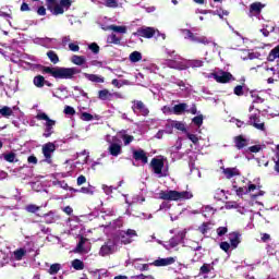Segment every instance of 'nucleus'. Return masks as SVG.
<instances>
[{
    "label": "nucleus",
    "instance_id": "27",
    "mask_svg": "<svg viewBox=\"0 0 279 279\" xmlns=\"http://www.w3.org/2000/svg\"><path fill=\"white\" fill-rule=\"evenodd\" d=\"M72 193H84L85 195H94L95 186L88 185L87 187H81L80 190L70 189Z\"/></svg>",
    "mask_w": 279,
    "mask_h": 279
},
{
    "label": "nucleus",
    "instance_id": "12",
    "mask_svg": "<svg viewBox=\"0 0 279 279\" xmlns=\"http://www.w3.org/2000/svg\"><path fill=\"white\" fill-rule=\"evenodd\" d=\"M41 151L44 154L45 162H48V165H51L52 162L51 157L53 156V151H56V144L51 142L46 143L41 147Z\"/></svg>",
    "mask_w": 279,
    "mask_h": 279
},
{
    "label": "nucleus",
    "instance_id": "13",
    "mask_svg": "<svg viewBox=\"0 0 279 279\" xmlns=\"http://www.w3.org/2000/svg\"><path fill=\"white\" fill-rule=\"evenodd\" d=\"M133 236H137L136 231L133 229H128L126 231H121L119 234V240L123 245H130L134 241Z\"/></svg>",
    "mask_w": 279,
    "mask_h": 279
},
{
    "label": "nucleus",
    "instance_id": "6",
    "mask_svg": "<svg viewBox=\"0 0 279 279\" xmlns=\"http://www.w3.org/2000/svg\"><path fill=\"white\" fill-rule=\"evenodd\" d=\"M36 119L37 121H45L43 136L45 138H49L51 134H53V128H56V120L50 119L49 116H47V113L43 111H38Z\"/></svg>",
    "mask_w": 279,
    "mask_h": 279
},
{
    "label": "nucleus",
    "instance_id": "37",
    "mask_svg": "<svg viewBox=\"0 0 279 279\" xmlns=\"http://www.w3.org/2000/svg\"><path fill=\"white\" fill-rule=\"evenodd\" d=\"M108 45H120L121 38L117 37L116 34H111L107 37Z\"/></svg>",
    "mask_w": 279,
    "mask_h": 279
},
{
    "label": "nucleus",
    "instance_id": "38",
    "mask_svg": "<svg viewBox=\"0 0 279 279\" xmlns=\"http://www.w3.org/2000/svg\"><path fill=\"white\" fill-rule=\"evenodd\" d=\"M72 267L76 271H82V269H84V262H82V259H74L72 260Z\"/></svg>",
    "mask_w": 279,
    "mask_h": 279
},
{
    "label": "nucleus",
    "instance_id": "49",
    "mask_svg": "<svg viewBox=\"0 0 279 279\" xmlns=\"http://www.w3.org/2000/svg\"><path fill=\"white\" fill-rule=\"evenodd\" d=\"M190 66H192V69H199V66H204V61L203 60H192V61H190Z\"/></svg>",
    "mask_w": 279,
    "mask_h": 279
},
{
    "label": "nucleus",
    "instance_id": "10",
    "mask_svg": "<svg viewBox=\"0 0 279 279\" xmlns=\"http://www.w3.org/2000/svg\"><path fill=\"white\" fill-rule=\"evenodd\" d=\"M166 65L169 66V69H177L179 71H185V69H189L184 59L179 54H175L173 59L166 60Z\"/></svg>",
    "mask_w": 279,
    "mask_h": 279
},
{
    "label": "nucleus",
    "instance_id": "47",
    "mask_svg": "<svg viewBox=\"0 0 279 279\" xmlns=\"http://www.w3.org/2000/svg\"><path fill=\"white\" fill-rule=\"evenodd\" d=\"M253 104H263L265 100L256 92H251Z\"/></svg>",
    "mask_w": 279,
    "mask_h": 279
},
{
    "label": "nucleus",
    "instance_id": "9",
    "mask_svg": "<svg viewBox=\"0 0 279 279\" xmlns=\"http://www.w3.org/2000/svg\"><path fill=\"white\" fill-rule=\"evenodd\" d=\"M208 77H214L218 84H228L229 82H234V76L230 72L223 70H218L214 73H210Z\"/></svg>",
    "mask_w": 279,
    "mask_h": 279
},
{
    "label": "nucleus",
    "instance_id": "17",
    "mask_svg": "<svg viewBox=\"0 0 279 279\" xmlns=\"http://www.w3.org/2000/svg\"><path fill=\"white\" fill-rule=\"evenodd\" d=\"M121 99V94L120 93H110L108 89H101L98 92V99L101 101H110L112 99Z\"/></svg>",
    "mask_w": 279,
    "mask_h": 279
},
{
    "label": "nucleus",
    "instance_id": "20",
    "mask_svg": "<svg viewBox=\"0 0 279 279\" xmlns=\"http://www.w3.org/2000/svg\"><path fill=\"white\" fill-rule=\"evenodd\" d=\"M108 151L111 156L117 158L118 156H121V154H123V148L118 143H111L108 147Z\"/></svg>",
    "mask_w": 279,
    "mask_h": 279
},
{
    "label": "nucleus",
    "instance_id": "41",
    "mask_svg": "<svg viewBox=\"0 0 279 279\" xmlns=\"http://www.w3.org/2000/svg\"><path fill=\"white\" fill-rule=\"evenodd\" d=\"M44 219L46 223H56V215L52 211L45 214Z\"/></svg>",
    "mask_w": 279,
    "mask_h": 279
},
{
    "label": "nucleus",
    "instance_id": "35",
    "mask_svg": "<svg viewBox=\"0 0 279 279\" xmlns=\"http://www.w3.org/2000/svg\"><path fill=\"white\" fill-rule=\"evenodd\" d=\"M129 60L134 63L141 62V60H143V54L140 51H133L130 54Z\"/></svg>",
    "mask_w": 279,
    "mask_h": 279
},
{
    "label": "nucleus",
    "instance_id": "40",
    "mask_svg": "<svg viewBox=\"0 0 279 279\" xmlns=\"http://www.w3.org/2000/svg\"><path fill=\"white\" fill-rule=\"evenodd\" d=\"M123 226V220L121 218L113 220L110 222L107 228H111L112 230H117V228H121Z\"/></svg>",
    "mask_w": 279,
    "mask_h": 279
},
{
    "label": "nucleus",
    "instance_id": "50",
    "mask_svg": "<svg viewBox=\"0 0 279 279\" xmlns=\"http://www.w3.org/2000/svg\"><path fill=\"white\" fill-rule=\"evenodd\" d=\"M172 126L175 128V130H180L181 132H186V126L182 122L174 121Z\"/></svg>",
    "mask_w": 279,
    "mask_h": 279
},
{
    "label": "nucleus",
    "instance_id": "56",
    "mask_svg": "<svg viewBox=\"0 0 279 279\" xmlns=\"http://www.w3.org/2000/svg\"><path fill=\"white\" fill-rule=\"evenodd\" d=\"M69 49H70V51L77 52V51H80V44L77 41L70 43Z\"/></svg>",
    "mask_w": 279,
    "mask_h": 279
},
{
    "label": "nucleus",
    "instance_id": "26",
    "mask_svg": "<svg viewBox=\"0 0 279 279\" xmlns=\"http://www.w3.org/2000/svg\"><path fill=\"white\" fill-rule=\"evenodd\" d=\"M187 108H189V105L186 102H181L179 105H175L172 108V112H173V114H184V112H186Z\"/></svg>",
    "mask_w": 279,
    "mask_h": 279
},
{
    "label": "nucleus",
    "instance_id": "54",
    "mask_svg": "<svg viewBox=\"0 0 279 279\" xmlns=\"http://www.w3.org/2000/svg\"><path fill=\"white\" fill-rule=\"evenodd\" d=\"M25 210H27V213H38V210H40V207L31 204L25 207Z\"/></svg>",
    "mask_w": 279,
    "mask_h": 279
},
{
    "label": "nucleus",
    "instance_id": "55",
    "mask_svg": "<svg viewBox=\"0 0 279 279\" xmlns=\"http://www.w3.org/2000/svg\"><path fill=\"white\" fill-rule=\"evenodd\" d=\"M63 112H64V114L73 117V114H75V108H73L71 106H65Z\"/></svg>",
    "mask_w": 279,
    "mask_h": 279
},
{
    "label": "nucleus",
    "instance_id": "3",
    "mask_svg": "<svg viewBox=\"0 0 279 279\" xmlns=\"http://www.w3.org/2000/svg\"><path fill=\"white\" fill-rule=\"evenodd\" d=\"M182 34L185 40H191V43H199L201 45H213L216 51L219 48L217 43L213 41L211 38H208L206 36H199L198 34H194L190 29H183Z\"/></svg>",
    "mask_w": 279,
    "mask_h": 279
},
{
    "label": "nucleus",
    "instance_id": "44",
    "mask_svg": "<svg viewBox=\"0 0 279 279\" xmlns=\"http://www.w3.org/2000/svg\"><path fill=\"white\" fill-rule=\"evenodd\" d=\"M189 247H191V250H193L194 252H199V250H202V246L199 245V242H195L190 240L187 242Z\"/></svg>",
    "mask_w": 279,
    "mask_h": 279
},
{
    "label": "nucleus",
    "instance_id": "39",
    "mask_svg": "<svg viewBox=\"0 0 279 279\" xmlns=\"http://www.w3.org/2000/svg\"><path fill=\"white\" fill-rule=\"evenodd\" d=\"M213 229V225L210 222H204L198 230L202 234H206L209 230Z\"/></svg>",
    "mask_w": 279,
    "mask_h": 279
},
{
    "label": "nucleus",
    "instance_id": "59",
    "mask_svg": "<svg viewBox=\"0 0 279 279\" xmlns=\"http://www.w3.org/2000/svg\"><path fill=\"white\" fill-rule=\"evenodd\" d=\"M195 12H196V14H214V15L217 14V11H213V10L197 9Z\"/></svg>",
    "mask_w": 279,
    "mask_h": 279
},
{
    "label": "nucleus",
    "instance_id": "60",
    "mask_svg": "<svg viewBox=\"0 0 279 279\" xmlns=\"http://www.w3.org/2000/svg\"><path fill=\"white\" fill-rule=\"evenodd\" d=\"M81 119H82V121H93V114H90L88 112H83L81 114Z\"/></svg>",
    "mask_w": 279,
    "mask_h": 279
},
{
    "label": "nucleus",
    "instance_id": "61",
    "mask_svg": "<svg viewBox=\"0 0 279 279\" xmlns=\"http://www.w3.org/2000/svg\"><path fill=\"white\" fill-rule=\"evenodd\" d=\"M230 247H232V245H230V243L228 242L220 243V250H222L223 252H230Z\"/></svg>",
    "mask_w": 279,
    "mask_h": 279
},
{
    "label": "nucleus",
    "instance_id": "57",
    "mask_svg": "<svg viewBox=\"0 0 279 279\" xmlns=\"http://www.w3.org/2000/svg\"><path fill=\"white\" fill-rule=\"evenodd\" d=\"M216 232L218 236H225V234H228V227H219Z\"/></svg>",
    "mask_w": 279,
    "mask_h": 279
},
{
    "label": "nucleus",
    "instance_id": "63",
    "mask_svg": "<svg viewBox=\"0 0 279 279\" xmlns=\"http://www.w3.org/2000/svg\"><path fill=\"white\" fill-rule=\"evenodd\" d=\"M88 49H90V51H93V53H99V45L93 43L88 46Z\"/></svg>",
    "mask_w": 279,
    "mask_h": 279
},
{
    "label": "nucleus",
    "instance_id": "53",
    "mask_svg": "<svg viewBox=\"0 0 279 279\" xmlns=\"http://www.w3.org/2000/svg\"><path fill=\"white\" fill-rule=\"evenodd\" d=\"M59 4L66 12L71 8V0H60Z\"/></svg>",
    "mask_w": 279,
    "mask_h": 279
},
{
    "label": "nucleus",
    "instance_id": "5",
    "mask_svg": "<svg viewBox=\"0 0 279 279\" xmlns=\"http://www.w3.org/2000/svg\"><path fill=\"white\" fill-rule=\"evenodd\" d=\"M150 168L157 178H167V175H169V168L165 167V158L162 157L153 158Z\"/></svg>",
    "mask_w": 279,
    "mask_h": 279
},
{
    "label": "nucleus",
    "instance_id": "11",
    "mask_svg": "<svg viewBox=\"0 0 279 279\" xmlns=\"http://www.w3.org/2000/svg\"><path fill=\"white\" fill-rule=\"evenodd\" d=\"M132 110L134 114H137V117H148L149 116V108L144 105L141 100H133L132 101Z\"/></svg>",
    "mask_w": 279,
    "mask_h": 279
},
{
    "label": "nucleus",
    "instance_id": "22",
    "mask_svg": "<svg viewBox=\"0 0 279 279\" xmlns=\"http://www.w3.org/2000/svg\"><path fill=\"white\" fill-rule=\"evenodd\" d=\"M222 173L226 175L227 180H231V178H236V175H241V171L238 168H222Z\"/></svg>",
    "mask_w": 279,
    "mask_h": 279
},
{
    "label": "nucleus",
    "instance_id": "14",
    "mask_svg": "<svg viewBox=\"0 0 279 279\" xmlns=\"http://www.w3.org/2000/svg\"><path fill=\"white\" fill-rule=\"evenodd\" d=\"M58 39L56 38H49V37H36L33 43L35 45H40L41 47H45L46 49H53V46L56 45Z\"/></svg>",
    "mask_w": 279,
    "mask_h": 279
},
{
    "label": "nucleus",
    "instance_id": "43",
    "mask_svg": "<svg viewBox=\"0 0 279 279\" xmlns=\"http://www.w3.org/2000/svg\"><path fill=\"white\" fill-rule=\"evenodd\" d=\"M52 14H54V16H58V14H64V9L59 4H56L52 9H50Z\"/></svg>",
    "mask_w": 279,
    "mask_h": 279
},
{
    "label": "nucleus",
    "instance_id": "36",
    "mask_svg": "<svg viewBox=\"0 0 279 279\" xmlns=\"http://www.w3.org/2000/svg\"><path fill=\"white\" fill-rule=\"evenodd\" d=\"M47 57L49 58L50 62H52V64H58L60 62L58 53H56L53 50L48 51Z\"/></svg>",
    "mask_w": 279,
    "mask_h": 279
},
{
    "label": "nucleus",
    "instance_id": "19",
    "mask_svg": "<svg viewBox=\"0 0 279 279\" xmlns=\"http://www.w3.org/2000/svg\"><path fill=\"white\" fill-rule=\"evenodd\" d=\"M132 154H133L134 160H136L137 162H142V165H147L148 158L145 150H143L142 148L140 149L132 148Z\"/></svg>",
    "mask_w": 279,
    "mask_h": 279
},
{
    "label": "nucleus",
    "instance_id": "16",
    "mask_svg": "<svg viewBox=\"0 0 279 279\" xmlns=\"http://www.w3.org/2000/svg\"><path fill=\"white\" fill-rule=\"evenodd\" d=\"M74 252L76 254H88L90 252V242H88V239L82 236Z\"/></svg>",
    "mask_w": 279,
    "mask_h": 279
},
{
    "label": "nucleus",
    "instance_id": "51",
    "mask_svg": "<svg viewBox=\"0 0 279 279\" xmlns=\"http://www.w3.org/2000/svg\"><path fill=\"white\" fill-rule=\"evenodd\" d=\"M105 5L107 8H119V2L117 0H105Z\"/></svg>",
    "mask_w": 279,
    "mask_h": 279
},
{
    "label": "nucleus",
    "instance_id": "52",
    "mask_svg": "<svg viewBox=\"0 0 279 279\" xmlns=\"http://www.w3.org/2000/svg\"><path fill=\"white\" fill-rule=\"evenodd\" d=\"M122 141H123L124 145L128 146V145H130V143H132V141H134V136L124 134V135H122Z\"/></svg>",
    "mask_w": 279,
    "mask_h": 279
},
{
    "label": "nucleus",
    "instance_id": "45",
    "mask_svg": "<svg viewBox=\"0 0 279 279\" xmlns=\"http://www.w3.org/2000/svg\"><path fill=\"white\" fill-rule=\"evenodd\" d=\"M214 267L213 264H204L201 269L199 272L201 274H210V271H213Z\"/></svg>",
    "mask_w": 279,
    "mask_h": 279
},
{
    "label": "nucleus",
    "instance_id": "48",
    "mask_svg": "<svg viewBox=\"0 0 279 279\" xmlns=\"http://www.w3.org/2000/svg\"><path fill=\"white\" fill-rule=\"evenodd\" d=\"M3 158L7 162H14V160H16V154L8 153L3 155Z\"/></svg>",
    "mask_w": 279,
    "mask_h": 279
},
{
    "label": "nucleus",
    "instance_id": "31",
    "mask_svg": "<svg viewBox=\"0 0 279 279\" xmlns=\"http://www.w3.org/2000/svg\"><path fill=\"white\" fill-rule=\"evenodd\" d=\"M107 29H111V32H116V34H128L126 26H117V25H109Z\"/></svg>",
    "mask_w": 279,
    "mask_h": 279
},
{
    "label": "nucleus",
    "instance_id": "28",
    "mask_svg": "<svg viewBox=\"0 0 279 279\" xmlns=\"http://www.w3.org/2000/svg\"><path fill=\"white\" fill-rule=\"evenodd\" d=\"M234 143L238 149H243V147H247V140L243 137V135L234 137Z\"/></svg>",
    "mask_w": 279,
    "mask_h": 279
},
{
    "label": "nucleus",
    "instance_id": "46",
    "mask_svg": "<svg viewBox=\"0 0 279 279\" xmlns=\"http://www.w3.org/2000/svg\"><path fill=\"white\" fill-rule=\"evenodd\" d=\"M192 122L194 123V125H197V128H202V125L204 124V116L194 117L192 119Z\"/></svg>",
    "mask_w": 279,
    "mask_h": 279
},
{
    "label": "nucleus",
    "instance_id": "23",
    "mask_svg": "<svg viewBox=\"0 0 279 279\" xmlns=\"http://www.w3.org/2000/svg\"><path fill=\"white\" fill-rule=\"evenodd\" d=\"M84 77L88 80L89 82H94L95 84H104L106 82V78L101 75L97 74H89V73H83Z\"/></svg>",
    "mask_w": 279,
    "mask_h": 279
},
{
    "label": "nucleus",
    "instance_id": "64",
    "mask_svg": "<svg viewBox=\"0 0 279 279\" xmlns=\"http://www.w3.org/2000/svg\"><path fill=\"white\" fill-rule=\"evenodd\" d=\"M234 95H236L238 97L243 96V86L238 85L234 87Z\"/></svg>",
    "mask_w": 279,
    "mask_h": 279
},
{
    "label": "nucleus",
    "instance_id": "2",
    "mask_svg": "<svg viewBox=\"0 0 279 279\" xmlns=\"http://www.w3.org/2000/svg\"><path fill=\"white\" fill-rule=\"evenodd\" d=\"M159 199H163L165 202H185V199H193V192H178L175 190L160 191Z\"/></svg>",
    "mask_w": 279,
    "mask_h": 279
},
{
    "label": "nucleus",
    "instance_id": "33",
    "mask_svg": "<svg viewBox=\"0 0 279 279\" xmlns=\"http://www.w3.org/2000/svg\"><path fill=\"white\" fill-rule=\"evenodd\" d=\"M33 83L37 88H43V86H45V84H47V81H45V76L37 75L34 77Z\"/></svg>",
    "mask_w": 279,
    "mask_h": 279
},
{
    "label": "nucleus",
    "instance_id": "62",
    "mask_svg": "<svg viewBox=\"0 0 279 279\" xmlns=\"http://www.w3.org/2000/svg\"><path fill=\"white\" fill-rule=\"evenodd\" d=\"M70 41H71V36L65 35V36L61 37L62 47H66V45H69Z\"/></svg>",
    "mask_w": 279,
    "mask_h": 279
},
{
    "label": "nucleus",
    "instance_id": "42",
    "mask_svg": "<svg viewBox=\"0 0 279 279\" xmlns=\"http://www.w3.org/2000/svg\"><path fill=\"white\" fill-rule=\"evenodd\" d=\"M60 269H62L60 264H52L48 270V274H50V276H56Z\"/></svg>",
    "mask_w": 279,
    "mask_h": 279
},
{
    "label": "nucleus",
    "instance_id": "21",
    "mask_svg": "<svg viewBox=\"0 0 279 279\" xmlns=\"http://www.w3.org/2000/svg\"><path fill=\"white\" fill-rule=\"evenodd\" d=\"M229 241L232 250H236L239 247V243H241V234H239V232L229 233Z\"/></svg>",
    "mask_w": 279,
    "mask_h": 279
},
{
    "label": "nucleus",
    "instance_id": "30",
    "mask_svg": "<svg viewBox=\"0 0 279 279\" xmlns=\"http://www.w3.org/2000/svg\"><path fill=\"white\" fill-rule=\"evenodd\" d=\"M253 191H256L255 184H250L248 187H239L236 190L238 195H247V193H253Z\"/></svg>",
    "mask_w": 279,
    "mask_h": 279
},
{
    "label": "nucleus",
    "instance_id": "29",
    "mask_svg": "<svg viewBox=\"0 0 279 279\" xmlns=\"http://www.w3.org/2000/svg\"><path fill=\"white\" fill-rule=\"evenodd\" d=\"M263 8H265V5H263V3L254 2L250 5V13L251 14H260Z\"/></svg>",
    "mask_w": 279,
    "mask_h": 279
},
{
    "label": "nucleus",
    "instance_id": "25",
    "mask_svg": "<svg viewBox=\"0 0 279 279\" xmlns=\"http://www.w3.org/2000/svg\"><path fill=\"white\" fill-rule=\"evenodd\" d=\"M14 110H16V107H8V106H3L0 107V114L1 117H4V119H10V117H14Z\"/></svg>",
    "mask_w": 279,
    "mask_h": 279
},
{
    "label": "nucleus",
    "instance_id": "15",
    "mask_svg": "<svg viewBox=\"0 0 279 279\" xmlns=\"http://www.w3.org/2000/svg\"><path fill=\"white\" fill-rule=\"evenodd\" d=\"M156 28L154 27H148V26H142L137 28V32L134 33V36H141L142 38H154L156 36Z\"/></svg>",
    "mask_w": 279,
    "mask_h": 279
},
{
    "label": "nucleus",
    "instance_id": "32",
    "mask_svg": "<svg viewBox=\"0 0 279 279\" xmlns=\"http://www.w3.org/2000/svg\"><path fill=\"white\" fill-rule=\"evenodd\" d=\"M25 254H27L26 248H17L13 252V258L14 260H23V256H25Z\"/></svg>",
    "mask_w": 279,
    "mask_h": 279
},
{
    "label": "nucleus",
    "instance_id": "1",
    "mask_svg": "<svg viewBox=\"0 0 279 279\" xmlns=\"http://www.w3.org/2000/svg\"><path fill=\"white\" fill-rule=\"evenodd\" d=\"M44 73H48L49 75H52V77H56L57 80H72L74 75H77V73H82V70H80L78 68L45 66Z\"/></svg>",
    "mask_w": 279,
    "mask_h": 279
},
{
    "label": "nucleus",
    "instance_id": "4",
    "mask_svg": "<svg viewBox=\"0 0 279 279\" xmlns=\"http://www.w3.org/2000/svg\"><path fill=\"white\" fill-rule=\"evenodd\" d=\"M182 34L185 40H191V43H199L201 45H213L216 51L219 48L217 43L213 41L211 38H208L206 36H199L198 34H194L190 29H183Z\"/></svg>",
    "mask_w": 279,
    "mask_h": 279
},
{
    "label": "nucleus",
    "instance_id": "58",
    "mask_svg": "<svg viewBox=\"0 0 279 279\" xmlns=\"http://www.w3.org/2000/svg\"><path fill=\"white\" fill-rule=\"evenodd\" d=\"M186 136L194 145H197V143H199V138L197 137V135L187 133Z\"/></svg>",
    "mask_w": 279,
    "mask_h": 279
},
{
    "label": "nucleus",
    "instance_id": "18",
    "mask_svg": "<svg viewBox=\"0 0 279 279\" xmlns=\"http://www.w3.org/2000/svg\"><path fill=\"white\" fill-rule=\"evenodd\" d=\"M175 260H178V257L158 258L149 265H153L154 267H169V265H173Z\"/></svg>",
    "mask_w": 279,
    "mask_h": 279
},
{
    "label": "nucleus",
    "instance_id": "24",
    "mask_svg": "<svg viewBox=\"0 0 279 279\" xmlns=\"http://www.w3.org/2000/svg\"><path fill=\"white\" fill-rule=\"evenodd\" d=\"M180 236L175 235L171 238L168 242H165L162 245L165 250H173V247H178L180 245Z\"/></svg>",
    "mask_w": 279,
    "mask_h": 279
},
{
    "label": "nucleus",
    "instance_id": "7",
    "mask_svg": "<svg viewBox=\"0 0 279 279\" xmlns=\"http://www.w3.org/2000/svg\"><path fill=\"white\" fill-rule=\"evenodd\" d=\"M119 245V239L110 238L108 239L99 248V256L106 257L114 254Z\"/></svg>",
    "mask_w": 279,
    "mask_h": 279
},
{
    "label": "nucleus",
    "instance_id": "8",
    "mask_svg": "<svg viewBox=\"0 0 279 279\" xmlns=\"http://www.w3.org/2000/svg\"><path fill=\"white\" fill-rule=\"evenodd\" d=\"M246 125H252V128H255L258 132L267 133V125L265 121L260 120V112L250 114Z\"/></svg>",
    "mask_w": 279,
    "mask_h": 279
},
{
    "label": "nucleus",
    "instance_id": "34",
    "mask_svg": "<svg viewBox=\"0 0 279 279\" xmlns=\"http://www.w3.org/2000/svg\"><path fill=\"white\" fill-rule=\"evenodd\" d=\"M71 62H73V64H76L77 66H82V64H86V58L74 54L72 56Z\"/></svg>",
    "mask_w": 279,
    "mask_h": 279
}]
</instances>
